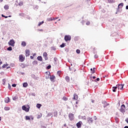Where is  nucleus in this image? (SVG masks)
Masks as SVG:
<instances>
[{
	"label": "nucleus",
	"mask_w": 128,
	"mask_h": 128,
	"mask_svg": "<svg viewBox=\"0 0 128 128\" xmlns=\"http://www.w3.org/2000/svg\"><path fill=\"white\" fill-rule=\"evenodd\" d=\"M43 30L42 29H38V32H43Z\"/></svg>",
	"instance_id": "nucleus-51"
},
{
	"label": "nucleus",
	"mask_w": 128,
	"mask_h": 128,
	"mask_svg": "<svg viewBox=\"0 0 128 128\" xmlns=\"http://www.w3.org/2000/svg\"><path fill=\"white\" fill-rule=\"evenodd\" d=\"M82 122H79L78 123L76 124V126L78 128H80L82 126Z\"/></svg>",
	"instance_id": "nucleus-13"
},
{
	"label": "nucleus",
	"mask_w": 128,
	"mask_h": 128,
	"mask_svg": "<svg viewBox=\"0 0 128 128\" xmlns=\"http://www.w3.org/2000/svg\"><path fill=\"white\" fill-rule=\"evenodd\" d=\"M112 92H116V88H118L117 86H114L112 87Z\"/></svg>",
	"instance_id": "nucleus-22"
},
{
	"label": "nucleus",
	"mask_w": 128,
	"mask_h": 128,
	"mask_svg": "<svg viewBox=\"0 0 128 128\" xmlns=\"http://www.w3.org/2000/svg\"><path fill=\"white\" fill-rule=\"evenodd\" d=\"M12 86L13 88H16V84H12Z\"/></svg>",
	"instance_id": "nucleus-47"
},
{
	"label": "nucleus",
	"mask_w": 128,
	"mask_h": 128,
	"mask_svg": "<svg viewBox=\"0 0 128 128\" xmlns=\"http://www.w3.org/2000/svg\"><path fill=\"white\" fill-rule=\"evenodd\" d=\"M20 16H24V13H21L20 14Z\"/></svg>",
	"instance_id": "nucleus-46"
},
{
	"label": "nucleus",
	"mask_w": 128,
	"mask_h": 128,
	"mask_svg": "<svg viewBox=\"0 0 128 128\" xmlns=\"http://www.w3.org/2000/svg\"><path fill=\"white\" fill-rule=\"evenodd\" d=\"M28 86V82H24L23 84V87L24 88H26V86Z\"/></svg>",
	"instance_id": "nucleus-21"
},
{
	"label": "nucleus",
	"mask_w": 128,
	"mask_h": 128,
	"mask_svg": "<svg viewBox=\"0 0 128 128\" xmlns=\"http://www.w3.org/2000/svg\"><path fill=\"white\" fill-rule=\"evenodd\" d=\"M42 24H44V21L40 22L38 24V26H42Z\"/></svg>",
	"instance_id": "nucleus-35"
},
{
	"label": "nucleus",
	"mask_w": 128,
	"mask_h": 128,
	"mask_svg": "<svg viewBox=\"0 0 128 128\" xmlns=\"http://www.w3.org/2000/svg\"><path fill=\"white\" fill-rule=\"evenodd\" d=\"M4 110H10V107L5 106Z\"/></svg>",
	"instance_id": "nucleus-24"
},
{
	"label": "nucleus",
	"mask_w": 128,
	"mask_h": 128,
	"mask_svg": "<svg viewBox=\"0 0 128 128\" xmlns=\"http://www.w3.org/2000/svg\"><path fill=\"white\" fill-rule=\"evenodd\" d=\"M8 84V88H11L10 84Z\"/></svg>",
	"instance_id": "nucleus-55"
},
{
	"label": "nucleus",
	"mask_w": 128,
	"mask_h": 128,
	"mask_svg": "<svg viewBox=\"0 0 128 128\" xmlns=\"http://www.w3.org/2000/svg\"><path fill=\"white\" fill-rule=\"evenodd\" d=\"M66 128V124H64V126L62 127V128Z\"/></svg>",
	"instance_id": "nucleus-53"
},
{
	"label": "nucleus",
	"mask_w": 128,
	"mask_h": 128,
	"mask_svg": "<svg viewBox=\"0 0 128 128\" xmlns=\"http://www.w3.org/2000/svg\"><path fill=\"white\" fill-rule=\"evenodd\" d=\"M31 118V120H34V116H30V119Z\"/></svg>",
	"instance_id": "nucleus-49"
},
{
	"label": "nucleus",
	"mask_w": 128,
	"mask_h": 128,
	"mask_svg": "<svg viewBox=\"0 0 128 128\" xmlns=\"http://www.w3.org/2000/svg\"><path fill=\"white\" fill-rule=\"evenodd\" d=\"M96 72V68H93V71L92 72V74H94Z\"/></svg>",
	"instance_id": "nucleus-36"
},
{
	"label": "nucleus",
	"mask_w": 128,
	"mask_h": 128,
	"mask_svg": "<svg viewBox=\"0 0 128 128\" xmlns=\"http://www.w3.org/2000/svg\"><path fill=\"white\" fill-rule=\"evenodd\" d=\"M34 10H38V6H36V5H35L34 6V8H33Z\"/></svg>",
	"instance_id": "nucleus-28"
},
{
	"label": "nucleus",
	"mask_w": 128,
	"mask_h": 128,
	"mask_svg": "<svg viewBox=\"0 0 128 128\" xmlns=\"http://www.w3.org/2000/svg\"><path fill=\"white\" fill-rule=\"evenodd\" d=\"M87 120L88 122H89V124H92V118H87Z\"/></svg>",
	"instance_id": "nucleus-10"
},
{
	"label": "nucleus",
	"mask_w": 128,
	"mask_h": 128,
	"mask_svg": "<svg viewBox=\"0 0 128 128\" xmlns=\"http://www.w3.org/2000/svg\"><path fill=\"white\" fill-rule=\"evenodd\" d=\"M124 128H128V126H126Z\"/></svg>",
	"instance_id": "nucleus-64"
},
{
	"label": "nucleus",
	"mask_w": 128,
	"mask_h": 128,
	"mask_svg": "<svg viewBox=\"0 0 128 128\" xmlns=\"http://www.w3.org/2000/svg\"><path fill=\"white\" fill-rule=\"evenodd\" d=\"M8 44L9 46H14V44H16V42H14V39H12L10 40Z\"/></svg>",
	"instance_id": "nucleus-4"
},
{
	"label": "nucleus",
	"mask_w": 128,
	"mask_h": 128,
	"mask_svg": "<svg viewBox=\"0 0 128 128\" xmlns=\"http://www.w3.org/2000/svg\"><path fill=\"white\" fill-rule=\"evenodd\" d=\"M90 70H91L92 72H93V70H94L93 69H92V68H90Z\"/></svg>",
	"instance_id": "nucleus-60"
},
{
	"label": "nucleus",
	"mask_w": 128,
	"mask_h": 128,
	"mask_svg": "<svg viewBox=\"0 0 128 128\" xmlns=\"http://www.w3.org/2000/svg\"><path fill=\"white\" fill-rule=\"evenodd\" d=\"M54 116H55L56 118V116H58V112L57 111H55L54 113Z\"/></svg>",
	"instance_id": "nucleus-25"
},
{
	"label": "nucleus",
	"mask_w": 128,
	"mask_h": 128,
	"mask_svg": "<svg viewBox=\"0 0 128 128\" xmlns=\"http://www.w3.org/2000/svg\"><path fill=\"white\" fill-rule=\"evenodd\" d=\"M122 6H124V3L122 2L118 4V8H122Z\"/></svg>",
	"instance_id": "nucleus-16"
},
{
	"label": "nucleus",
	"mask_w": 128,
	"mask_h": 128,
	"mask_svg": "<svg viewBox=\"0 0 128 128\" xmlns=\"http://www.w3.org/2000/svg\"><path fill=\"white\" fill-rule=\"evenodd\" d=\"M51 49L52 50H56V48H55V47L54 46H52L51 48Z\"/></svg>",
	"instance_id": "nucleus-42"
},
{
	"label": "nucleus",
	"mask_w": 128,
	"mask_h": 128,
	"mask_svg": "<svg viewBox=\"0 0 128 128\" xmlns=\"http://www.w3.org/2000/svg\"><path fill=\"white\" fill-rule=\"evenodd\" d=\"M96 118H96V116H94V120H96Z\"/></svg>",
	"instance_id": "nucleus-62"
},
{
	"label": "nucleus",
	"mask_w": 128,
	"mask_h": 128,
	"mask_svg": "<svg viewBox=\"0 0 128 128\" xmlns=\"http://www.w3.org/2000/svg\"><path fill=\"white\" fill-rule=\"evenodd\" d=\"M40 106H42V105L40 104H36V108H40Z\"/></svg>",
	"instance_id": "nucleus-29"
},
{
	"label": "nucleus",
	"mask_w": 128,
	"mask_h": 128,
	"mask_svg": "<svg viewBox=\"0 0 128 128\" xmlns=\"http://www.w3.org/2000/svg\"><path fill=\"white\" fill-rule=\"evenodd\" d=\"M42 116V113H38L37 116V118H40Z\"/></svg>",
	"instance_id": "nucleus-18"
},
{
	"label": "nucleus",
	"mask_w": 128,
	"mask_h": 128,
	"mask_svg": "<svg viewBox=\"0 0 128 128\" xmlns=\"http://www.w3.org/2000/svg\"><path fill=\"white\" fill-rule=\"evenodd\" d=\"M69 70H70V72H72V68H70V66H69Z\"/></svg>",
	"instance_id": "nucleus-54"
},
{
	"label": "nucleus",
	"mask_w": 128,
	"mask_h": 128,
	"mask_svg": "<svg viewBox=\"0 0 128 128\" xmlns=\"http://www.w3.org/2000/svg\"><path fill=\"white\" fill-rule=\"evenodd\" d=\"M58 17H56V18H53V20H58Z\"/></svg>",
	"instance_id": "nucleus-50"
},
{
	"label": "nucleus",
	"mask_w": 128,
	"mask_h": 128,
	"mask_svg": "<svg viewBox=\"0 0 128 128\" xmlns=\"http://www.w3.org/2000/svg\"><path fill=\"white\" fill-rule=\"evenodd\" d=\"M72 40V36L70 35H66L64 36V40L66 42H68Z\"/></svg>",
	"instance_id": "nucleus-3"
},
{
	"label": "nucleus",
	"mask_w": 128,
	"mask_h": 128,
	"mask_svg": "<svg viewBox=\"0 0 128 128\" xmlns=\"http://www.w3.org/2000/svg\"><path fill=\"white\" fill-rule=\"evenodd\" d=\"M41 128H46V127L45 126H42Z\"/></svg>",
	"instance_id": "nucleus-59"
},
{
	"label": "nucleus",
	"mask_w": 128,
	"mask_h": 128,
	"mask_svg": "<svg viewBox=\"0 0 128 128\" xmlns=\"http://www.w3.org/2000/svg\"><path fill=\"white\" fill-rule=\"evenodd\" d=\"M108 2H114V0H108Z\"/></svg>",
	"instance_id": "nucleus-41"
},
{
	"label": "nucleus",
	"mask_w": 128,
	"mask_h": 128,
	"mask_svg": "<svg viewBox=\"0 0 128 128\" xmlns=\"http://www.w3.org/2000/svg\"><path fill=\"white\" fill-rule=\"evenodd\" d=\"M30 58H31V60H34V57H33V56H30Z\"/></svg>",
	"instance_id": "nucleus-58"
},
{
	"label": "nucleus",
	"mask_w": 128,
	"mask_h": 128,
	"mask_svg": "<svg viewBox=\"0 0 128 128\" xmlns=\"http://www.w3.org/2000/svg\"><path fill=\"white\" fill-rule=\"evenodd\" d=\"M32 64H34V66L36 65V64H38V61L36 60H34L32 62Z\"/></svg>",
	"instance_id": "nucleus-30"
},
{
	"label": "nucleus",
	"mask_w": 128,
	"mask_h": 128,
	"mask_svg": "<svg viewBox=\"0 0 128 128\" xmlns=\"http://www.w3.org/2000/svg\"><path fill=\"white\" fill-rule=\"evenodd\" d=\"M21 46H26V42L24 41H22L21 44Z\"/></svg>",
	"instance_id": "nucleus-17"
},
{
	"label": "nucleus",
	"mask_w": 128,
	"mask_h": 128,
	"mask_svg": "<svg viewBox=\"0 0 128 128\" xmlns=\"http://www.w3.org/2000/svg\"><path fill=\"white\" fill-rule=\"evenodd\" d=\"M47 20L48 22H52V20H53V18H47Z\"/></svg>",
	"instance_id": "nucleus-26"
},
{
	"label": "nucleus",
	"mask_w": 128,
	"mask_h": 128,
	"mask_svg": "<svg viewBox=\"0 0 128 128\" xmlns=\"http://www.w3.org/2000/svg\"><path fill=\"white\" fill-rule=\"evenodd\" d=\"M2 82H3L2 84H4V86L6 84V79H3Z\"/></svg>",
	"instance_id": "nucleus-33"
},
{
	"label": "nucleus",
	"mask_w": 128,
	"mask_h": 128,
	"mask_svg": "<svg viewBox=\"0 0 128 128\" xmlns=\"http://www.w3.org/2000/svg\"><path fill=\"white\" fill-rule=\"evenodd\" d=\"M37 60L40 62H42V56H38L37 58Z\"/></svg>",
	"instance_id": "nucleus-15"
},
{
	"label": "nucleus",
	"mask_w": 128,
	"mask_h": 128,
	"mask_svg": "<svg viewBox=\"0 0 128 128\" xmlns=\"http://www.w3.org/2000/svg\"><path fill=\"white\" fill-rule=\"evenodd\" d=\"M52 113H48V115H47V116H52Z\"/></svg>",
	"instance_id": "nucleus-40"
},
{
	"label": "nucleus",
	"mask_w": 128,
	"mask_h": 128,
	"mask_svg": "<svg viewBox=\"0 0 128 128\" xmlns=\"http://www.w3.org/2000/svg\"><path fill=\"white\" fill-rule=\"evenodd\" d=\"M20 60L21 62H22L24 60V56L22 55H20L19 56Z\"/></svg>",
	"instance_id": "nucleus-6"
},
{
	"label": "nucleus",
	"mask_w": 128,
	"mask_h": 128,
	"mask_svg": "<svg viewBox=\"0 0 128 128\" xmlns=\"http://www.w3.org/2000/svg\"><path fill=\"white\" fill-rule=\"evenodd\" d=\"M68 118L70 120H74V114H69Z\"/></svg>",
	"instance_id": "nucleus-7"
},
{
	"label": "nucleus",
	"mask_w": 128,
	"mask_h": 128,
	"mask_svg": "<svg viewBox=\"0 0 128 128\" xmlns=\"http://www.w3.org/2000/svg\"><path fill=\"white\" fill-rule=\"evenodd\" d=\"M23 5H24V3L22 2H20L18 4V6H22Z\"/></svg>",
	"instance_id": "nucleus-32"
},
{
	"label": "nucleus",
	"mask_w": 128,
	"mask_h": 128,
	"mask_svg": "<svg viewBox=\"0 0 128 128\" xmlns=\"http://www.w3.org/2000/svg\"><path fill=\"white\" fill-rule=\"evenodd\" d=\"M78 98V96L76 94H74V100H76Z\"/></svg>",
	"instance_id": "nucleus-12"
},
{
	"label": "nucleus",
	"mask_w": 128,
	"mask_h": 128,
	"mask_svg": "<svg viewBox=\"0 0 128 128\" xmlns=\"http://www.w3.org/2000/svg\"><path fill=\"white\" fill-rule=\"evenodd\" d=\"M94 58H98V54H95Z\"/></svg>",
	"instance_id": "nucleus-44"
},
{
	"label": "nucleus",
	"mask_w": 128,
	"mask_h": 128,
	"mask_svg": "<svg viewBox=\"0 0 128 128\" xmlns=\"http://www.w3.org/2000/svg\"><path fill=\"white\" fill-rule=\"evenodd\" d=\"M50 80L51 82H54V80H56V76H54V75H52L50 76Z\"/></svg>",
	"instance_id": "nucleus-8"
},
{
	"label": "nucleus",
	"mask_w": 128,
	"mask_h": 128,
	"mask_svg": "<svg viewBox=\"0 0 128 128\" xmlns=\"http://www.w3.org/2000/svg\"><path fill=\"white\" fill-rule=\"evenodd\" d=\"M63 100H68V98H66V97H64L63 98Z\"/></svg>",
	"instance_id": "nucleus-48"
},
{
	"label": "nucleus",
	"mask_w": 128,
	"mask_h": 128,
	"mask_svg": "<svg viewBox=\"0 0 128 128\" xmlns=\"http://www.w3.org/2000/svg\"><path fill=\"white\" fill-rule=\"evenodd\" d=\"M27 106L28 107L24 105L22 106V110L26 112H30V106L27 105Z\"/></svg>",
	"instance_id": "nucleus-1"
},
{
	"label": "nucleus",
	"mask_w": 128,
	"mask_h": 128,
	"mask_svg": "<svg viewBox=\"0 0 128 128\" xmlns=\"http://www.w3.org/2000/svg\"><path fill=\"white\" fill-rule=\"evenodd\" d=\"M54 62H56V60H58V58H54Z\"/></svg>",
	"instance_id": "nucleus-52"
},
{
	"label": "nucleus",
	"mask_w": 128,
	"mask_h": 128,
	"mask_svg": "<svg viewBox=\"0 0 128 128\" xmlns=\"http://www.w3.org/2000/svg\"><path fill=\"white\" fill-rule=\"evenodd\" d=\"M94 80H95V82H98V81H100V78H97Z\"/></svg>",
	"instance_id": "nucleus-45"
},
{
	"label": "nucleus",
	"mask_w": 128,
	"mask_h": 128,
	"mask_svg": "<svg viewBox=\"0 0 128 128\" xmlns=\"http://www.w3.org/2000/svg\"><path fill=\"white\" fill-rule=\"evenodd\" d=\"M43 56L45 60H48V53H46V52H44L43 53Z\"/></svg>",
	"instance_id": "nucleus-5"
},
{
	"label": "nucleus",
	"mask_w": 128,
	"mask_h": 128,
	"mask_svg": "<svg viewBox=\"0 0 128 128\" xmlns=\"http://www.w3.org/2000/svg\"><path fill=\"white\" fill-rule=\"evenodd\" d=\"M126 10H128V6H126Z\"/></svg>",
	"instance_id": "nucleus-61"
},
{
	"label": "nucleus",
	"mask_w": 128,
	"mask_h": 128,
	"mask_svg": "<svg viewBox=\"0 0 128 128\" xmlns=\"http://www.w3.org/2000/svg\"><path fill=\"white\" fill-rule=\"evenodd\" d=\"M76 52L77 54H80V50L78 49L76 50Z\"/></svg>",
	"instance_id": "nucleus-39"
},
{
	"label": "nucleus",
	"mask_w": 128,
	"mask_h": 128,
	"mask_svg": "<svg viewBox=\"0 0 128 128\" xmlns=\"http://www.w3.org/2000/svg\"><path fill=\"white\" fill-rule=\"evenodd\" d=\"M26 120H30V116H26Z\"/></svg>",
	"instance_id": "nucleus-20"
},
{
	"label": "nucleus",
	"mask_w": 128,
	"mask_h": 128,
	"mask_svg": "<svg viewBox=\"0 0 128 128\" xmlns=\"http://www.w3.org/2000/svg\"><path fill=\"white\" fill-rule=\"evenodd\" d=\"M86 26H90V22H86Z\"/></svg>",
	"instance_id": "nucleus-43"
},
{
	"label": "nucleus",
	"mask_w": 128,
	"mask_h": 128,
	"mask_svg": "<svg viewBox=\"0 0 128 128\" xmlns=\"http://www.w3.org/2000/svg\"><path fill=\"white\" fill-rule=\"evenodd\" d=\"M65 46H66V44L62 43V44L60 46V48H64Z\"/></svg>",
	"instance_id": "nucleus-31"
},
{
	"label": "nucleus",
	"mask_w": 128,
	"mask_h": 128,
	"mask_svg": "<svg viewBox=\"0 0 128 128\" xmlns=\"http://www.w3.org/2000/svg\"><path fill=\"white\" fill-rule=\"evenodd\" d=\"M7 50H9L10 52L12 50V46H10L7 48Z\"/></svg>",
	"instance_id": "nucleus-27"
},
{
	"label": "nucleus",
	"mask_w": 128,
	"mask_h": 128,
	"mask_svg": "<svg viewBox=\"0 0 128 128\" xmlns=\"http://www.w3.org/2000/svg\"><path fill=\"white\" fill-rule=\"evenodd\" d=\"M92 78H94H94H96V76H94L92 77Z\"/></svg>",
	"instance_id": "nucleus-63"
},
{
	"label": "nucleus",
	"mask_w": 128,
	"mask_h": 128,
	"mask_svg": "<svg viewBox=\"0 0 128 128\" xmlns=\"http://www.w3.org/2000/svg\"><path fill=\"white\" fill-rule=\"evenodd\" d=\"M12 100H18V96H15L13 97Z\"/></svg>",
	"instance_id": "nucleus-34"
},
{
	"label": "nucleus",
	"mask_w": 128,
	"mask_h": 128,
	"mask_svg": "<svg viewBox=\"0 0 128 128\" xmlns=\"http://www.w3.org/2000/svg\"><path fill=\"white\" fill-rule=\"evenodd\" d=\"M120 111L122 114L126 112V106L124 104H122L121 108L120 110Z\"/></svg>",
	"instance_id": "nucleus-2"
},
{
	"label": "nucleus",
	"mask_w": 128,
	"mask_h": 128,
	"mask_svg": "<svg viewBox=\"0 0 128 128\" xmlns=\"http://www.w3.org/2000/svg\"><path fill=\"white\" fill-rule=\"evenodd\" d=\"M4 8L6 10H8V8H10V6L8 4H6L4 6Z\"/></svg>",
	"instance_id": "nucleus-19"
},
{
	"label": "nucleus",
	"mask_w": 128,
	"mask_h": 128,
	"mask_svg": "<svg viewBox=\"0 0 128 128\" xmlns=\"http://www.w3.org/2000/svg\"><path fill=\"white\" fill-rule=\"evenodd\" d=\"M124 84H118V90H120H120H124Z\"/></svg>",
	"instance_id": "nucleus-9"
},
{
	"label": "nucleus",
	"mask_w": 128,
	"mask_h": 128,
	"mask_svg": "<svg viewBox=\"0 0 128 128\" xmlns=\"http://www.w3.org/2000/svg\"><path fill=\"white\" fill-rule=\"evenodd\" d=\"M52 68V66L49 65L46 67L47 70H50Z\"/></svg>",
	"instance_id": "nucleus-38"
},
{
	"label": "nucleus",
	"mask_w": 128,
	"mask_h": 128,
	"mask_svg": "<svg viewBox=\"0 0 128 128\" xmlns=\"http://www.w3.org/2000/svg\"><path fill=\"white\" fill-rule=\"evenodd\" d=\"M66 82H69L70 80V77L68 76H66Z\"/></svg>",
	"instance_id": "nucleus-23"
},
{
	"label": "nucleus",
	"mask_w": 128,
	"mask_h": 128,
	"mask_svg": "<svg viewBox=\"0 0 128 128\" xmlns=\"http://www.w3.org/2000/svg\"><path fill=\"white\" fill-rule=\"evenodd\" d=\"M4 102L6 104L10 102V98L8 97L6 98L4 100Z\"/></svg>",
	"instance_id": "nucleus-14"
},
{
	"label": "nucleus",
	"mask_w": 128,
	"mask_h": 128,
	"mask_svg": "<svg viewBox=\"0 0 128 128\" xmlns=\"http://www.w3.org/2000/svg\"><path fill=\"white\" fill-rule=\"evenodd\" d=\"M2 18H8V16H5L4 15V14H2Z\"/></svg>",
	"instance_id": "nucleus-37"
},
{
	"label": "nucleus",
	"mask_w": 128,
	"mask_h": 128,
	"mask_svg": "<svg viewBox=\"0 0 128 128\" xmlns=\"http://www.w3.org/2000/svg\"><path fill=\"white\" fill-rule=\"evenodd\" d=\"M30 50H26V56H30Z\"/></svg>",
	"instance_id": "nucleus-11"
},
{
	"label": "nucleus",
	"mask_w": 128,
	"mask_h": 128,
	"mask_svg": "<svg viewBox=\"0 0 128 128\" xmlns=\"http://www.w3.org/2000/svg\"><path fill=\"white\" fill-rule=\"evenodd\" d=\"M2 68H6V64H4L2 66Z\"/></svg>",
	"instance_id": "nucleus-57"
},
{
	"label": "nucleus",
	"mask_w": 128,
	"mask_h": 128,
	"mask_svg": "<svg viewBox=\"0 0 128 128\" xmlns=\"http://www.w3.org/2000/svg\"><path fill=\"white\" fill-rule=\"evenodd\" d=\"M32 96H36V94L34 93H32Z\"/></svg>",
	"instance_id": "nucleus-56"
}]
</instances>
